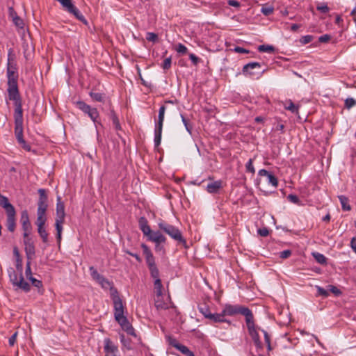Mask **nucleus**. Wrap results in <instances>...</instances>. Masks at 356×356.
<instances>
[{
	"label": "nucleus",
	"instance_id": "c85d7f7f",
	"mask_svg": "<svg viewBox=\"0 0 356 356\" xmlns=\"http://www.w3.org/2000/svg\"><path fill=\"white\" fill-rule=\"evenodd\" d=\"M338 197L341 204L342 209L343 211H350L351 207L349 204L348 198L344 195H339Z\"/></svg>",
	"mask_w": 356,
	"mask_h": 356
},
{
	"label": "nucleus",
	"instance_id": "c756f323",
	"mask_svg": "<svg viewBox=\"0 0 356 356\" xmlns=\"http://www.w3.org/2000/svg\"><path fill=\"white\" fill-rule=\"evenodd\" d=\"M38 232L42 242L44 243H47L49 242V234L47 233L44 226L38 227Z\"/></svg>",
	"mask_w": 356,
	"mask_h": 356
},
{
	"label": "nucleus",
	"instance_id": "7c9ffc66",
	"mask_svg": "<svg viewBox=\"0 0 356 356\" xmlns=\"http://www.w3.org/2000/svg\"><path fill=\"white\" fill-rule=\"evenodd\" d=\"M25 252L28 261H31V259L35 255V253L34 244H29V245H25Z\"/></svg>",
	"mask_w": 356,
	"mask_h": 356
},
{
	"label": "nucleus",
	"instance_id": "a878e982",
	"mask_svg": "<svg viewBox=\"0 0 356 356\" xmlns=\"http://www.w3.org/2000/svg\"><path fill=\"white\" fill-rule=\"evenodd\" d=\"M139 227L143 232V234H150V227L148 225V221L145 217H140L138 220Z\"/></svg>",
	"mask_w": 356,
	"mask_h": 356
},
{
	"label": "nucleus",
	"instance_id": "e433bc0d",
	"mask_svg": "<svg viewBox=\"0 0 356 356\" xmlns=\"http://www.w3.org/2000/svg\"><path fill=\"white\" fill-rule=\"evenodd\" d=\"M316 9L317 10L323 14H326L330 11V8L327 6L325 3H318L316 6Z\"/></svg>",
	"mask_w": 356,
	"mask_h": 356
},
{
	"label": "nucleus",
	"instance_id": "20e7f679",
	"mask_svg": "<svg viewBox=\"0 0 356 356\" xmlns=\"http://www.w3.org/2000/svg\"><path fill=\"white\" fill-rule=\"evenodd\" d=\"M8 96L10 100L14 102L15 105V112H14V119H15V126H20L23 125V110H22V99L20 97V95H15L13 96Z\"/></svg>",
	"mask_w": 356,
	"mask_h": 356
},
{
	"label": "nucleus",
	"instance_id": "3c124183",
	"mask_svg": "<svg viewBox=\"0 0 356 356\" xmlns=\"http://www.w3.org/2000/svg\"><path fill=\"white\" fill-rule=\"evenodd\" d=\"M160 298H157L155 300V306L157 309H167L168 305L166 303L159 300Z\"/></svg>",
	"mask_w": 356,
	"mask_h": 356
},
{
	"label": "nucleus",
	"instance_id": "7ed1b4c3",
	"mask_svg": "<svg viewBox=\"0 0 356 356\" xmlns=\"http://www.w3.org/2000/svg\"><path fill=\"white\" fill-rule=\"evenodd\" d=\"M222 312L225 316H234L236 314H241L245 316V323L248 321H250V319L252 318L253 314L252 311L242 305H230V304H226L224 307V309H222Z\"/></svg>",
	"mask_w": 356,
	"mask_h": 356
},
{
	"label": "nucleus",
	"instance_id": "9d476101",
	"mask_svg": "<svg viewBox=\"0 0 356 356\" xmlns=\"http://www.w3.org/2000/svg\"><path fill=\"white\" fill-rule=\"evenodd\" d=\"M74 104L79 109L83 111L85 114H87L94 122H97V120L99 118V112L96 108H92L90 105L83 101H76Z\"/></svg>",
	"mask_w": 356,
	"mask_h": 356
},
{
	"label": "nucleus",
	"instance_id": "13d9d810",
	"mask_svg": "<svg viewBox=\"0 0 356 356\" xmlns=\"http://www.w3.org/2000/svg\"><path fill=\"white\" fill-rule=\"evenodd\" d=\"M16 268L19 273L22 274L23 270L22 261L21 258H16Z\"/></svg>",
	"mask_w": 356,
	"mask_h": 356
},
{
	"label": "nucleus",
	"instance_id": "4c0bfd02",
	"mask_svg": "<svg viewBox=\"0 0 356 356\" xmlns=\"http://www.w3.org/2000/svg\"><path fill=\"white\" fill-rule=\"evenodd\" d=\"M284 108L293 113H297L298 111V106H296L291 100L289 101L288 105L287 103L285 104Z\"/></svg>",
	"mask_w": 356,
	"mask_h": 356
},
{
	"label": "nucleus",
	"instance_id": "680f3d73",
	"mask_svg": "<svg viewBox=\"0 0 356 356\" xmlns=\"http://www.w3.org/2000/svg\"><path fill=\"white\" fill-rule=\"evenodd\" d=\"M17 332H15L8 339V343L10 346H13L16 342Z\"/></svg>",
	"mask_w": 356,
	"mask_h": 356
},
{
	"label": "nucleus",
	"instance_id": "72a5a7b5",
	"mask_svg": "<svg viewBox=\"0 0 356 356\" xmlns=\"http://www.w3.org/2000/svg\"><path fill=\"white\" fill-rule=\"evenodd\" d=\"M198 309L200 311V312L206 318H208L209 317V316L211 315V312L209 309V308L205 305H200L198 307Z\"/></svg>",
	"mask_w": 356,
	"mask_h": 356
},
{
	"label": "nucleus",
	"instance_id": "052dcab7",
	"mask_svg": "<svg viewBox=\"0 0 356 356\" xmlns=\"http://www.w3.org/2000/svg\"><path fill=\"white\" fill-rule=\"evenodd\" d=\"M280 257L282 258V259H286L288 257H289L291 254V251L289 250H284L282 252H281L280 253Z\"/></svg>",
	"mask_w": 356,
	"mask_h": 356
},
{
	"label": "nucleus",
	"instance_id": "09e8293b",
	"mask_svg": "<svg viewBox=\"0 0 356 356\" xmlns=\"http://www.w3.org/2000/svg\"><path fill=\"white\" fill-rule=\"evenodd\" d=\"M261 12L264 15L268 16L273 13V8L271 6H264L261 8Z\"/></svg>",
	"mask_w": 356,
	"mask_h": 356
},
{
	"label": "nucleus",
	"instance_id": "6e6d98bb",
	"mask_svg": "<svg viewBox=\"0 0 356 356\" xmlns=\"http://www.w3.org/2000/svg\"><path fill=\"white\" fill-rule=\"evenodd\" d=\"M29 280H30L33 286H34L35 287H36L38 289H40L42 287V281L38 280L34 278L33 277H31V279H29Z\"/></svg>",
	"mask_w": 356,
	"mask_h": 356
},
{
	"label": "nucleus",
	"instance_id": "de8ad7c7",
	"mask_svg": "<svg viewBox=\"0 0 356 356\" xmlns=\"http://www.w3.org/2000/svg\"><path fill=\"white\" fill-rule=\"evenodd\" d=\"M245 168L248 172H250L252 174L255 172V170L253 166V160L252 159H250L249 161L247 162Z\"/></svg>",
	"mask_w": 356,
	"mask_h": 356
},
{
	"label": "nucleus",
	"instance_id": "69168bd1",
	"mask_svg": "<svg viewBox=\"0 0 356 356\" xmlns=\"http://www.w3.org/2000/svg\"><path fill=\"white\" fill-rule=\"evenodd\" d=\"M331 38V36L328 34H325L319 37L318 41L320 42H328Z\"/></svg>",
	"mask_w": 356,
	"mask_h": 356
},
{
	"label": "nucleus",
	"instance_id": "f3484780",
	"mask_svg": "<svg viewBox=\"0 0 356 356\" xmlns=\"http://www.w3.org/2000/svg\"><path fill=\"white\" fill-rule=\"evenodd\" d=\"M9 17L11 18L13 24L18 28L22 29L24 27V21L19 17L13 7L8 8Z\"/></svg>",
	"mask_w": 356,
	"mask_h": 356
},
{
	"label": "nucleus",
	"instance_id": "0eeeda50",
	"mask_svg": "<svg viewBox=\"0 0 356 356\" xmlns=\"http://www.w3.org/2000/svg\"><path fill=\"white\" fill-rule=\"evenodd\" d=\"M9 277L10 282L14 286H17L25 292L30 291L31 286L29 284L24 280L22 273H19L18 275L14 270H12V271L9 273Z\"/></svg>",
	"mask_w": 356,
	"mask_h": 356
},
{
	"label": "nucleus",
	"instance_id": "c03bdc74",
	"mask_svg": "<svg viewBox=\"0 0 356 356\" xmlns=\"http://www.w3.org/2000/svg\"><path fill=\"white\" fill-rule=\"evenodd\" d=\"M146 40L149 42H156L158 41V35L154 33L148 32L146 35Z\"/></svg>",
	"mask_w": 356,
	"mask_h": 356
},
{
	"label": "nucleus",
	"instance_id": "5701e85b",
	"mask_svg": "<svg viewBox=\"0 0 356 356\" xmlns=\"http://www.w3.org/2000/svg\"><path fill=\"white\" fill-rule=\"evenodd\" d=\"M208 319L211 320L213 323H224L226 322L230 325V321L225 318V315L222 311L220 313L211 314Z\"/></svg>",
	"mask_w": 356,
	"mask_h": 356
},
{
	"label": "nucleus",
	"instance_id": "4d7b16f0",
	"mask_svg": "<svg viewBox=\"0 0 356 356\" xmlns=\"http://www.w3.org/2000/svg\"><path fill=\"white\" fill-rule=\"evenodd\" d=\"M176 51L179 54H185L187 52V48L184 44L179 43L176 47Z\"/></svg>",
	"mask_w": 356,
	"mask_h": 356
},
{
	"label": "nucleus",
	"instance_id": "0e129e2a",
	"mask_svg": "<svg viewBox=\"0 0 356 356\" xmlns=\"http://www.w3.org/2000/svg\"><path fill=\"white\" fill-rule=\"evenodd\" d=\"M258 234L261 236H267L269 234V230L266 228H261L258 229Z\"/></svg>",
	"mask_w": 356,
	"mask_h": 356
},
{
	"label": "nucleus",
	"instance_id": "6e6552de",
	"mask_svg": "<svg viewBox=\"0 0 356 356\" xmlns=\"http://www.w3.org/2000/svg\"><path fill=\"white\" fill-rule=\"evenodd\" d=\"M89 270L92 279L95 280L103 289H110L111 291L115 290L113 288V282H110L107 278L100 275L93 266H90L89 268Z\"/></svg>",
	"mask_w": 356,
	"mask_h": 356
},
{
	"label": "nucleus",
	"instance_id": "5fc2aeb1",
	"mask_svg": "<svg viewBox=\"0 0 356 356\" xmlns=\"http://www.w3.org/2000/svg\"><path fill=\"white\" fill-rule=\"evenodd\" d=\"M38 193L40 195L38 201L47 202V196L46 195V191L44 189H42V188L39 189Z\"/></svg>",
	"mask_w": 356,
	"mask_h": 356
},
{
	"label": "nucleus",
	"instance_id": "bb28decb",
	"mask_svg": "<svg viewBox=\"0 0 356 356\" xmlns=\"http://www.w3.org/2000/svg\"><path fill=\"white\" fill-rule=\"evenodd\" d=\"M104 343V351L106 354L114 353L118 350L117 347L109 339H106Z\"/></svg>",
	"mask_w": 356,
	"mask_h": 356
},
{
	"label": "nucleus",
	"instance_id": "338daca9",
	"mask_svg": "<svg viewBox=\"0 0 356 356\" xmlns=\"http://www.w3.org/2000/svg\"><path fill=\"white\" fill-rule=\"evenodd\" d=\"M163 243H155V251L165 252L164 246L162 245Z\"/></svg>",
	"mask_w": 356,
	"mask_h": 356
},
{
	"label": "nucleus",
	"instance_id": "423d86ee",
	"mask_svg": "<svg viewBox=\"0 0 356 356\" xmlns=\"http://www.w3.org/2000/svg\"><path fill=\"white\" fill-rule=\"evenodd\" d=\"M165 112V106H161L159 111L158 122L156 123L154 130V145L156 147L161 144Z\"/></svg>",
	"mask_w": 356,
	"mask_h": 356
},
{
	"label": "nucleus",
	"instance_id": "4be33fe9",
	"mask_svg": "<svg viewBox=\"0 0 356 356\" xmlns=\"http://www.w3.org/2000/svg\"><path fill=\"white\" fill-rule=\"evenodd\" d=\"M0 207H1L2 208H3L5 209L6 213L15 210L13 205L9 202L8 197L1 195V193H0Z\"/></svg>",
	"mask_w": 356,
	"mask_h": 356
},
{
	"label": "nucleus",
	"instance_id": "49530a36",
	"mask_svg": "<svg viewBox=\"0 0 356 356\" xmlns=\"http://www.w3.org/2000/svg\"><path fill=\"white\" fill-rule=\"evenodd\" d=\"M25 275L28 280L31 279V277H33L32 271L31 268V261H27L26 262Z\"/></svg>",
	"mask_w": 356,
	"mask_h": 356
},
{
	"label": "nucleus",
	"instance_id": "c9c22d12",
	"mask_svg": "<svg viewBox=\"0 0 356 356\" xmlns=\"http://www.w3.org/2000/svg\"><path fill=\"white\" fill-rule=\"evenodd\" d=\"M258 50L260 52L272 53L275 51V47L272 45L262 44L258 47Z\"/></svg>",
	"mask_w": 356,
	"mask_h": 356
},
{
	"label": "nucleus",
	"instance_id": "dca6fc26",
	"mask_svg": "<svg viewBox=\"0 0 356 356\" xmlns=\"http://www.w3.org/2000/svg\"><path fill=\"white\" fill-rule=\"evenodd\" d=\"M7 219H6V227L8 231L10 232H13L15 230L16 227V211L13 210L12 211L6 213Z\"/></svg>",
	"mask_w": 356,
	"mask_h": 356
},
{
	"label": "nucleus",
	"instance_id": "393cba45",
	"mask_svg": "<svg viewBox=\"0 0 356 356\" xmlns=\"http://www.w3.org/2000/svg\"><path fill=\"white\" fill-rule=\"evenodd\" d=\"M13 50L10 49L8 54L7 70L17 71V64L15 61L14 55L12 54Z\"/></svg>",
	"mask_w": 356,
	"mask_h": 356
},
{
	"label": "nucleus",
	"instance_id": "a211bd4d",
	"mask_svg": "<svg viewBox=\"0 0 356 356\" xmlns=\"http://www.w3.org/2000/svg\"><path fill=\"white\" fill-rule=\"evenodd\" d=\"M20 222L22 223L23 231L31 232L32 226L29 220L28 211L26 210L22 211Z\"/></svg>",
	"mask_w": 356,
	"mask_h": 356
},
{
	"label": "nucleus",
	"instance_id": "bf43d9fd",
	"mask_svg": "<svg viewBox=\"0 0 356 356\" xmlns=\"http://www.w3.org/2000/svg\"><path fill=\"white\" fill-rule=\"evenodd\" d=\"M330 291L336 296H339L341 293V291L336 286L333 285L328 286Z\"/></svg>",
	"mask_w": 356,
	"mask_h": 356
},
{
	"label": "nucleus",
	"instance_id": "412c9836",
	"mask_svg": "<svg viewBox=\"0 0 356 356\" xmlns=\"http://www.w3.org/2000/svg\"><path fill=\"white\" fill-rule=\"evenodd\" d=\"M119 324L121 325L122 328L127 332V333L129 335L136 337V334L135 333L134 328L133 326L129 323L127 318H123V321L121 319L120 321H118Z\"/></svg>",
	"mask_w": 356,
	"mask_h": 356
},
{
	"label": "nucleus",
	"instance_id": "603ef678",
	"mask_svg": "<svg viewBox=\"0 0 356 356\" xmlns=\"http://www.w3.org/2000/svg\"><path fill=\"white\" fill-rule=\"evenodd\" d=\"M313 38H313L312 35H307L302 36L300 38V42L302 44H308V43L311 42L313 40Z\"/></svg>",
	"mask_w": 356,
	"mask_h": 356
},
{
	"label": "nucleus",
	"instance_id": "e2e57ef3",
	"mask_svg": "<svg viewBox=\"0 0 356 356\" xmlns=\"http://www.w3.org/2000/svg\"><path fill=\"white\" fill-rule=\"evenodd\" d=\"M47 202H43V201H38V209H42L46 210L47 209Z\"/></svg>",
	"mask_w": 356,
	"mask_h": 356
},
{
	"label": "nucleus",
	"instance_id": "f03ea898",
	"mask_svg": "<svg viewBox=\"0 0 356 356\" xmlns=\"http://www.w3.org/2000/svg\"><path fill=\"white\" fill-rule=\"evenodd\" d=\"M158 227L161 230L170 236L174 241L177 242L178 244H181L185 248H187L186 241L183 237L181 232L177 227L172 225L168 224L163 220L158 223Z\"/></svg>",
	"mask_w": 356,
	"mask_h": 356
},
{
	"label": "nucleus",
	"instance_id": "a19ab883",
	"mask_svg": "<svg viewBox=\"0 0 356 356\" xmlns=\"http://www.w3.org/2000/svg\"><path fill=\"white\" fill-rule=\"evenodd\" d=\"M173 347L179 350L184 355L186 354L189 349L184 345H182L179 343H176L173 344Z\"/></svg>",
	"mask_w": 356,
	"mask_h": 356
},
{
	"label": "nucleus",
	"instance_id": "f8f14e48",
	"mask_svg": "<svg viewBox=\"0 0 356 356\" xmlns=\"http://www.w3.org/2000/svg\"><path fill=\"white\" fill-rule=\"evenodd\" d=\"M246 325H247V327L248 330V332H249L250 337H252L254 344L257 346H260L261 342L259 340V334L255 329V325H254V316H252V318H251L250 319V321H248L246 322Z\"/></svg>",
	"mask_w": 356,
	"mask_h": 356
},
{
	"label": "nucleus",
	"instance_id": "39448f33",
	"mask_svg": "<svg viewBox=\"0 0 356 356\" xmlns=\"http://www.w3.org/2000/svg\"><path fill=\"white\" fill-rule=\"evenodd\" d=\"M6 75L8 79V96H14L19 95V89L17 84L18 73L17 71H10L6 70Z\"/></svg>",
	"mask_w": 356,
	"mask_h": 356
},
{
	"label": "nucleus",
	"instance_id": "f704fd0d",
	"mask_svg": "<svg viewBox=\"0 0 356 356\" xmlns=\"http://www.w3.org/2000/svg\"><path fill=\"white\" fill-rule=\"evenodd\" d=\"M90 96L96 102H103L104 101V96L102 93L90 92Z\"/></svg>",
	"mask_w": 356,
	"mask_h": 356
},
{
	"label": "nucleus",
	"instance_id": "58836bf2",
	"mask_svg": "<svg viewBox=\"0 0 356 356\" xmlns=\"http://www.w3.org/2000/svg\"><path fill=\"white\" fill-rule=\"evenodd\" d=\"M151 274L152 277L154 279V280H156V279L159 278V270L156 266H154V267L148 268Z\"/></svg>",
	"mask_w": 356,
	"mask_h": 356
},
{
	"label": "nucleus",
	"instance_id": "4468645a",
	"mask_svg": "<svg viewBox=\"0 0 356 356\" xmlns=\"http://www.w3.org/2000/svg\"><path fill=\"white\" fill-rule=\"evenodd\" d=\"M141 248L143 250V254L145 256L146 263L147 264L148 268L156 266L155 263L154 257L149 247L146 244L142 243Z\"/></svg>",
	"mask_w": 356,
	"mask_h": 356
},
{
	"label": "nucleus",
	"instance_id": "864d4df0",
	"mask_svg": "<svg viewBox=\"0 0 356 356\" xmlns=\"http://www.w3.org/2000/svg\"><path fill=\"white\" fill-rule=\"evenodd\" d=\"M47 221V217L37 216L35 224L37 227L44 226Z\"/></svg>",
	"mask_w": 356,
	"mask_h": 356
},
{
	"label": "nucleus",
	"instance_id": "1a4fd4ad",
	"mask_svg": "<svg viewBox=\"0 0 356 356\" xmlns=\"http://www.w3.org/2000/svg\"><path fill=\"white\" fill-rule=\"evenodd\" d=\"M112 299L114 305V316L117 321L126 318L124 316V306L121 298L118 295L117 291L115 290V294L112 293Z\"/></svg>",
	"mask_w": 356,
	"mask_h": 356
},
{
	"label": "nucleus",
	"instance_id": "b1692460",
	"mask_svg": "<svg viewBox=\"0 0 356 356\" xmlns=\"http://www.w3.org/2000/svg\"><path fill=\"white\" fill-rule=\"evenodd\" d=\"M222 187V181L218 180L207 184V191L209 193H216Z\"/></svg>",
	"mask_w": 356,
	"mask_h": 356
},
{
	"label": "nucleus",
	"instance_id": "473e14b6",
	"mask_svg": "<svg viewBox=\"0 0 356 356\" xmlns=\"http://www.w3.org/2000/svg\"><path fill=\"white\" fill-rule=\"evenodd\" d=\"M111 118L112 120L113 124L115 129L120 130L121 126H120L118 118L113 111H111Z\"/></svg>",
	"mask_w": 356,
	"mask_h": 356
},
{
	"label": "nucleus",
	"instance_id": "2eb2a0df",
	"mask_svg": "<svg viewBox=\"0 0 356 356\" xmlns=\"http://www.w3.org/2000/svg\"><path fill=\"white\" fill-rule=\"evenodd\" d=\"M258 175L261 177H266L267 178L268 183L274 188L277 187L278 180L277 177L271 172L265 169H261L259 171Z\"/></svg>",
	"mask_w": 356,
	"mask_h": 356
},
{
	"label": "nucleus",
	"instance_id": "79ce46f5",
	"mask_svg": "<svg viewBox=\"0 0 356 356\" xmlns=\"http://www.w3.org/2000/svg\"><path fill=\"white\" fill-rule=\"evenodd\" d=\"M181 118L182 122L184 124V127H185L186 131L189 134H191L192 126L189 124L188 120L184 117V115L183 114H181Z\"/></svg>",
	"mask_w": 356,
	"mask_h": 356
},
{
	"label": "nucleus",
	"instance_id": "ddd939ff",
	"mask_svg": "<svg viewBox=\"0 0 356 356\" xmlns=\"http://www.w3.org/2000/svg\"><path fill=\"white\" fill-rule=\"evenodd\" d=\"M15 135L21 147L26 151H30L31 147L26 143L23 137V125L15 126Z\"/></svg>",
	"mask_w": 356,
	"mask_h": 356
},
{
	"label": "nucleus",
	"instance_id": "aec40b11",
	"mask_svg": "<svg viewBox=\"0 0 356 356\" xmlns=\"http://www.w3.org/2000/svg\"><path fill=\"white\" fill-rule=\"evenodd\" d=\"M261 67V64L258 62H252L249 63L246 65H245L243 67V74L245 76L247 75H254L255 73L252 72V70L258 69L259 70Z\"/></svg>",
	"mask_w": 356,
	"mask_h": 356
},
{
	"label": "nucleus",
	"instance_id": "8fccbe9b",
	"mask_svg": "<svg viewBox=\"0 0 356 356\" xmlns=\"http://www.w3.org/2000/svg\"><path fill=\"white\" fill-rule=\"evenodd\" d=\"M287 199L293 204H300V201L296 195L289 194Z\"/></svg>",
	"mask_w": 356,
	"mask_h": 356
},
{
	"label": "nucleus",
	"instance_id": "6ab92c4d",
	"mask_svg": "<svg viewBox=\"0 0 356 356\" xmlns=\"http://www.w3.org/2000/svg\"><path fill=\"white\" fill-rule=\"evenodd\" d=\"M148 239L155 243H165L166 238L159 231L153 232L150 229V234H146Z\"/></svg>",
	"mask_w": 356,
	"mask_h": 356
},
{
	"label": "nucleus",
	"instance_id": "ea45409f",
	"mask_svg": "<svg viewBox=\"0 0 356 356\" xmlns=\"http://www.w3.org/2000/svg\"><path fill=\"white\" fill-rule=\"evenodd\" d=\"M315 288L317 290V296H323L325 298L329 296V292L321 286L316 285Z\"/></svg>",
	"mask_w": 356,
	"mask_h": 356
},
{
	"label": "nucleus",
	"instance_id": "f257e3e1",
	"mask_svg": "<svg viewBox=\"0 0 356 356\" xmlns=\"http://www.w3.org/2000/svg\"><path fill=\"white\" fill-rule=\"evenodd\" d=\"M56 211L55 227L56 230V238L58 244H60L62 238V232L63 230V225L65 222V205L61 201L60 196L57 197Z\"/></svg>",
	"mask_w": 356,
	"mask_h": 356
},
{
	"label": "nucleus",
	"instance_id": "37998d69",
	"mask_svg": "<svg viewBox=\"0 0 356 356\" xmlns=\"http://www.w3.org/2000/svg\"><path fill=\"white\" fill-rule=\"evenodd\" d=\"M356 105V100L352 97L347 98L345 100V107L348 109L355 106Z\"/></svg>",
	"mask_w": 356,
	"mask_h": 356
},
{
	"label": "nucleus",
	"instance_id": "a18cd8bd",
	"mask_svg": "<svg viewBox=\"0 0 356 356\" xmlns=\"http://www.w3.org/2000/svg\"><path fill=\"white\" fill-rule=\"evenodd\" d=\"M171 63H172V58H171V56L168 57V58H166L162 65H161V67L164 70H167L168 69L170 68L171 67Z\"/></svg>",
	"mask_w": 356,
	"mask_h": 356
},
{
	"label": "nucleus",
	"instance_id": "774afa93",
	"mask_svg": "<svg viewBox=\"0 0 356 356\" xmlns=\"http://www.w3.org/2000/svg\"><path fill=\"white\" fill-rule=\"evenodd\" d=\"M350 247L356 254V237H353L350 241Z\"/></svg>",
	"mask_w": 356,
	"mask_h": 356
},
{
	"label": "nucleus",
	"instance_id": "cd10ccee",
	"mask_svg": "<svg viewBox=\"0 0 356 356\" xmlns=\"http://www.w3.org/2000/svg\"><path fill=\"white\" fill-rule=\"evenodd\" d=\"M154 285L156 298H161L163 294V285L161 279H156V280H154Z\"/></svg>",
	"mask_w": 356,
	"mask_h": 356
},
{
	"label": "nucleus",
	"instance_id": "9b49d317",
	"mask_svg": "<svg viewBox=\"0 0 356 356\" xmlns=\"http://www.w3.org/2000/svg\"><path fill=\"white\" fill-rule=\"evenodd\" d=\"M62 6L70 13L74 15L75 17L81 22L86 23L84 16L81 13L79 9L72 3L71 0H56Z\"/></svg>",
	"mask_w": 356,
	"mask_h": 356
},
{
	"label": "nucleus",
	"instance_id": "2f4dec72",
	"mask_svg": "<svg viewBox=\"0 0 356 356\" xmlns=\"http://www.w3.org/2000/svg\"><path fill=\"white\" fill-rule=\"evenodd\" d=\"M316 261L320 264H325L327 262V258L319 252H314L312 254Z\"/></svg>",
	"mask_w": 356,
	"mask_h": 356
}]
</instances>
